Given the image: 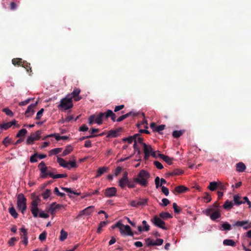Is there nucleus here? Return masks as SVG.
Instances as JSON below:
<instances>
[{"mask_svg": "<svg viewBox=\"0 0 251 251\" xmlns=\"http://www.w3.org/2000/svg\"><path fill=\"white\" fill-rule=\"evenodd\" d=\"M41 172V177L43 178H46L48 176L50 177L56 179L59 178H66L67 177V174H57L54 175V172L55 169L50 167H47L44 162L42 161L38 166Z\"/></svg>", "mask_w": 251, "mask_h": 251, "instance_id": "f257e3e1", "label": "nucleus"}, {"mask_svg": "<svg viewBox=\"0 0 251 251\" xmlns=\"http://www.w3.org/2000/svg\"><path fill=\"white\" fill-rule=\"evenodd\" d=\"M110 118L113 122L116 121V115L111 110H107L105 112H100L96 116L95 122L100 125L102 124L103 120H106Z\"/></svg>", "mask_w": 251, "mask_h": 251, "instance_id": "f03ea898", "label": "nucleus"}, {"mask_svg": "<svg viewBox=\"0 0 251 251\" xmlns=\"http://www.w3.org/2000/svg\"><path fill=\"white\" fill-rule=\"evenodd\" d=\"M150 176V174L147 171L142 170L138 174V177L134 178V181L143 186H146L148 184L147 179Z\"/></svg>", "mask_w": 251, "mask_h": 251, "instance_id": "7ed1b4c3", "label": "nucleus"}, {"mask_svg": "<svg viewBox=\"0 0 251 251\" xmlns=\"http://www.w3.org/2000/svg\"><path fill=\"white\" fill-rule=\"evenodd\" d=\"M32 201L31 203L30 210L34 217L36 218L38 216L39 209L38 207V204L41 202V199L38 196L31 195Z\"/></svg>", "mask_w": 251, "mask_h": 251, "instance_id": "20e7f679", "label": "nucleus"}, {"mask_svg": "<svg viewBox=\"0 0 251 251\" xmlns=\"http://www.w3.org/2000/svg\"><path fill=\"white\" fill-rule=\"evenodd\" d=\"M73 106L72 97H70V95H68L65 98L61 100L60 104L58 105V108L67 110L71 109Z\"/></svg>", "mask_w": 251, "mask_h": 251, "instance_id": "39448f33", "label": "nucleus"}, {"mask_svg": "<svg viewBox=\"0 0 251 251\" xmlns=\"http://www.w3.org/2000/svg\"><path fill=\"white\" fill-rule=\"evenodd\" d=\"M26 199L24 194L20 193L17 196V207L24 214L25 211L26 206Z\"/></svg>", "mask_w": 251, "mask_h": 251, "instance_id": "423d86ee", "label": "nucleus"}, {"mask_svg": "<svg viewBox=\"0 0 251 251\" xmlns=\"http://www.w3.org/2000/svg\"><path fill=\"white\" fill-rule=\"evenodd\" d=\"M202 213L209 217L212 221H216L221 216L220 210H213L211 208H206L202 211Z\"/></svg>", "mask_w": 251, "mask_h": 251, "instance_id": "0eeeda50", "label": "nucleus"}, {"mask_svg": "<svg viewBox=\"0 0 251 251\" xmlns=\"http://www.w3.org/2000/svg\"><path fill=\"white\" fill-rule=\"evenodd\" d=\"M144 151L145 153V158L148 159L150 155L154 158H156V152L153 151L151 145H147L145 143H143Z\"/></svg>", "mask_w": 251, "mask_h": 251, "instance_id": "6e6552de", "label": "nucleus"}, {"mask_svg": "<svg viewBox=\"0 0 251 251\" xmlns=\"http://www.w3.org/2000/svg\"><path fill=\"white\" fill-rule=\"evenodd\" d=\"M42 131L41 130H37L36 132L31 133L26 139V143L27 145L33 144L34 142L38 140L41 137Z\"/></svg>", "mask_w": 251, "mask_h": 251, "instance_id": "1a4fd4ad", "label": "nucleus"}, {"mask_svg": "<svg viewBox=\"0 0 251 251\" xmlns=\"http://www.w3.org/2000/svg\"><path fill=\"white\" fill-rule=\"evenodd\" d=\"M151 221L156 226L161 228L163 229H167V227L165 226V222L157 216H155Z\"/></svg>", "mask_w": 251, "mask_h": 251, "instance_id": "9d476101", "label": "nucleus"}, {"mask_svg": "<svg viewBox=\"0 0 251 251\" xmlns=\"http://www.w3.org/2000/svg\"><path fill=\"white\" fill-rule=\"evenodd\" d=\"M233 226L243 227L244 229L247 230L251 228V223H249L248 221H237Z\"/></svg>", "mask_w": 251, "mask_h": 251, "instance_id": "9b49d317", "label": "nucleus"}, {"mask_svg": "<svg viewBox=\"0 0 251 251\" xmlns=\"http://www.w3.org/2000/svg\"><path fill=\"white\" fill-rule=\"evenodd\" d=\"M117 189L114 187L107 188L104 191L105 197L111 198L116 195Z\"/></svg>", "mask_w": 251, "mask_h": 251, "instance_id": "f8f14e48", "label": "nucleus"}, {"mask_svg": "<svg viewBox=\"0 0 251 251\" xmlns=\"http://www.w3.org/2000/svg\"><path fill=\"white\" fill-rule=\"evenodd\" d=\"M80 92L81 90L79 88L75 87L71 94V96H70V97H72V99L74 98L75 101H78L82 99V97L79 96Z\"/></svg>", "mask_w": 251, "mask_h": 251, "instance_id": "ddd939ff", "label": "nucleus"}, {"mask_svg": "<svg viewBox=\"0 0 251 251\" xmlns=\"http://www.w3.org/2000/svg\"><path fill=\"white\" fill-rule=\"evenodd\" d=\"M37 102H36L35 103H32L30 104L25 112V115L27 117H29L31 116L33 113H34V108L37 105Z\"/></svg>", "mask_w": 251, "mask_h": 251, "instance_id": "4468645a", "label": "nucleus"}, {"mask_svg": "<svg viewBox=\"0 0 251 251\" xmlns=\"http://www.w3.org/2000/svg\"><path fill=\"white\" fill-rule=\"evenodd\" d=\"M122 130L123 128L122 127H119L115 130L111 129L108 131L106 137L108 138H115L118 136L119 133Z\"/></svg>", "mask_w": 251, "mask_h": 251, "instance_id": "2eb2a0df", "label": "nucleus"}, {"mask_svg": "<svg viewBox=\"0 0 251 251\" xmlns=\"http://www.w3.org/2000/svg\"><path fill=\"white\" fill-rule=\"evenodd\" d=\"M123 232H120L122 235L133 236V233L131 231L130 227L128 225H124L122 228Z\"/></svg>", "mask_w": 251, "mask_h": 251, "instance_id": "dca6fc26", "label": "nucleus"}, {"mask_svg": "<svg viewBox=\"0 0 251 251\" xmlns=\"http://www.w3.org/2000/svg\"><path fill=\"white\" fill-rule=\"evenodd\" d=\"M188 190V188L183 185H179L175 187L174 193H183Z\"/></svg>", "mask_w": 251, "mask_h": 251, "instance_id": "f3484780", "label": "nucleus"}, {"mask_svg": "<svg viewBox=\"0 0 251 251\" xmlns=\"http://www.w3.org/2000/svg\"><path fill=\"white\" fill-rule=\"evenodd\" d=\"M158 155L159 156L160 158L163 159L168 164L171 165L172 164V161L173 160V158H171L168 156L165 155L164 154H161L159 152H158Z\"/></svg>", "mask_w": 251, "mask_h": 251, "instance_id": "a211bd4d", "label": "nucleus"}, {"mask_svg": "<svg viewBox=\"0 0 251 251\" xmlns=\"http://www.w3.org/2000/svg\"><path fill=\"white\" fill-rule=\"evenodd\" d=\"M57 161L60 166L70 169L69 163L66 162L64 159L58 157Z\"/></svg>", "mask_w": 251, "mask_h": 251, "instance_id": "6ab92c4d", "label": "nucleus"}, {"mask_svg": "<svg viewBox=\"0 0 251 251\" xmlns=\"http://www.w3.org/2000/svg\"><path fill=\"white\" fill-rule=\"evenodd\" d=\"M21 231L23 234H21L22 236V238H23V243L24 244L26 245L28 243V239L27 237V230L24 227H23L21 228Z\"/></svg>", "mask_w": 251, "mask_h": 251, "instance_id": "aec40b11", "label": "nucleus"}, {"mask_svg": "<svg viewBox=\"0 0 251 251\" xmlns=\"http://www.w3.org/2000/svg\"><path fill=\"white\" fill-rule=\"evenodd\" d=\"M93 206H90L87 207V208H85L83 210H81L79 214V216H81L83 215H89L92 212L93 210L94 209Z\"/></svg>", "mask_w": 251, "mask_h": 251, "instance_id": "412c9836", "label": "nucleus"}, {"mask_svg": "<svg viewBox=\"0 0 251 251\" xmlns=\"http://www.w3.org/2000/svg\"><path fill=\"white\" fill-rule=\"evenodd\" d=\"M22 67L26 69V72L29 74V75L32 74V71L31 67H30V64L29 63L27 62L26 61L23 60Z\"/></svg>", "mask_w": 251, "mask_h": 251, "instance_id": "4be33fe9", "label": "nucleus"}, {"mask_svg": "<svg viewBox=\"0 0 251 251\" xmlns=\"http://www.w3.org/2000/svg\"><path fill=\"white\" fill-rule=\"evenodd\" d=\"M142 224L144 226V227H142L140 226H138V231L140 232H142L143 231H148L150 230V226L147 224V221L145 220L143 221Z\"/></svg>", "mask_w": 251, "mask_h": 251, "instance_id": "5701e85b", "label": "nucleus"}, {"mask_svg": "<svg viewBox=\"0 0 251 251\" xmlns=\"http://www.w3.org/2000/svg\"><path fill=\"white\" fill-rule=\"evenodd\" d=\"M236 171L238 172H243L245 171L246 167L243 162H239L236 164Z\"/></svg>", "mask_w": 251, "mask_h": 251, "instance_id": "b1692460", "label": "nucleus"}, {"mask_svg": "<svg viewBox=\"0 0 251 251\" xmlns=\"http://www.w3.org/2000/svg\"><path fill=\"white\" fill-rule=\"evenodd\" d=\"M23 62V59L20 58H13L12 60V63L14 66H22Z\"/></svg>", "mask_w": 251, "mask_h": 251, "instance_id": "393cba45", "label": "nucleus"}, {"mask_svg": "<svg viewBox=\"0 0 251 251\" xmlns=\"http://www.w3.org/2000/svg\"><path fill=\"white\" fill-rule=\"evenodd\" d=\"M208 188L212 191L216 190L218 188V181H212L210 182L209 185L208 186Z\"/></svg>", "mask_w": 251, "mask_h": 251, "instance_id": "a878e982", "label": "nucleus"}, {"mask_svg": "<svg viewBox=\"0 0 251 251\" xmlns=\"http://www.w3.org/2000/svg\"><path fill=\"white\" fill-rule=\"evenodd\" d=\"M240 197L238 195H236L233 196V201L235 205H239L242 203H244V202L240 201Z\"/></svg>", "mask_w": 251, "mask_h": 251, "instance_id": "bb28decb", "label": "nucleus"}, {"mask_svg": "<svg viewBox=\"0 0 251 251\" xmlns=\"http://www.w3.org/2000/svg\"><path fill=\"white\" fill-rule=\"evenodd\" d=\"M223 244L225 246L235 247L236 243L232 239H225L223 241Z\"/></svg>", "mask_w": 251, "mask_h": 251, "instance_id": "cd10ccee", "label": "nucleus"}, {"mask_svg": "<svg viewBox=\"0 0 251 251\" xmlns=\"http://www.w3.org/2000/svg\"><path fill=\"white\" fill-rule=\"evenodd\" d=\"M184 132V130H175L173 132L172 135L174 138H177L180 137Z\"/></svg>", "mask_w": 251, "mask_h": 251, "instance_id": "c85d7f7f", "label": "nucleus"}, {"mask_svg": "<svg viewBox=\"0 0 251 251\" xmlns=\"http://www.w3.org/2000/svg\"><path fill=\"white\" fill-rule=\"evenodd\" d=\"M27 131L25 128H22L20 130L16 135L17 138H24Z\"/></svg>", "mask_w": 251, "mask_h": 251, "instance_id": "c756f323", "label": "nucleus"}, {"mask_svg": "<svg viewBox=\"0 0 251 251\" xmlns=\"http://www.w3.org/2000/svg\"><path fill=\"white\" fill-rule=\"evenodd\" d=\"M233 204L232 201H230L228 200H226L224 205H223V208L225 209H230L232 208Z\"/></svg>", "mask_w": 251, "mask_h": 251, "instance_id": "7c9ffc66", "label": "nucleus"}, {"mask_svg": "<svg viewBox=\"0 0 251 251\" xmlns=\"http://www.w3.org/2000/svg\"><path fill=\"white\" fill-rule=\"evenodd\" d=\"M128 180L129 179H122V178H121L119 180V185L120 186V187L122 188V189H124L126 185L127 186V183L128 182Z\"/></svg>", "mask_w": 251, "mask_h": 251, "instance_id": "2f4dec72", "label": "nucleus"}, {"mask_svg": "<svg viewBox=\"0 0 251 251\" xmlns=\"http://www.w3.org/2000/svg\"><path fill=\"white\" fill-rule=\"evenodd\" d=\"M73 150V148L69 145L67 146L62 152V155L64 156L69 154Z\"/></svg>", "mask_w": 251, "mask_h": 251, "instance_id": "473e14b6", "label": "nucleus"}, {"mask_svg": "<svg viewBox=\"0 0 251 251\" xmlns=\"http://www.w3.org/2000/svg\"><path fill=\"white\" fill-rule=\"evenodd\" d=\"M9 212L14 218L16 219L18 217V214L13 206L9 208Z\"/></svg>", "mask_w": 251, "mask_h": 251, "instance_id": "72a5a7b5", "label": "nucleus"}, {"mask_svg": "<svg viewBox=\"0 0 251 251\" xmlns=\"http://www.w3.org/2000/svg\"><path fill=\"white\" fill-rule=\"evenodd\" d=\"M159 216L163 219L172 218L173 216L168 212H162L160 213Z\"/></svg>", "mask_w": 251, "mask_h": 251, "instance_id": "f704fd0d", "label": "nucleus"}, {"mask_svg": "<svg viewBox=\"0 0 251 251\" xmlns=\"http://www.w3.org/2000/svg\"><path fill=\"white\" fill-rule=\"evenodd\" d=\"M62 149L60 148H57L53 149L49 151V155L51 156L54 154H57L62 151Z\"/></svg>", "mask_w": 251, "mask_h": 251, "instance_id": "c9c22d12", "label": "nucleus"}, {"mask_svg": "<svg viewBox=\"0 0 251 251\" xmlns=\"http://www.w3.org/2000/svg\"><path fill=\"white\" fill-rule=\"evenodd\" d=\"M61 189L65 191L66 192L74 194L76 196H79L80 194V193H77L76 192H75L73 191L70 188H66V187H61Z\"/></svg>", "mask_w": 251, "mask_h": 251, "instance_id": "e433bc0d", "label": "nucleus"}, {"mask_svg": "<svg viewBox=\"0 0 251 251\" xmlns=\"http://www.w3.org/2000/svg\"><path fill=\"white\" fill-rule=\"evenodd\" d=\"M221 226L224 230L228 231L231 229V226L227 222L223 223Z\"/></svg>", "mask_w": 251, "mask_h": 251, "instance_id": "4c0bfd02", "label": "nucleus"}, {"mask_svg": "<svg viewBox=\"0 0 251 251\" xmlns=\"http://www.w3.org/2000/svg\"><path fill=\"white\" fill-rule=\"evenodd\" d=\"M68 233L65 231L63 229H62L60 232V236L59 239L60 241H63L66 239L67 237Z\"/></svg>", "mask_w": 251, "mask_h": 251, "instance_id": "58836bf2", "label": "nucleus"}, {"mask_svg": "<svg viewBox=\"0 0 251 251\" xmlns=\"http://www.w3.org/2000/svg\"><path fill=\"white\" fill-rule=\"evenodd\" d=\"M148 199H139V201H138L139 206H145L148 204Z\"/></svg>", "mask_w": 251, "mask_h": 251, "instance_id": "ea45409f", "label": "nucleus"}, {"mask_svg": "<svg viewBox=\"0 0 251 251\" xmlns=\"http://www.w3.org/2000/svg\"><path fill=\"white\" fill-rule=\"evenodd\" d=\"M106 171V168L102 167L98 169L97 171V174L96 175V177H99L101 176Z\"/></svg>", "mask_w": 251, "mask_h": 251, "instance_id": "a19ab883", "label": "nucleus"}, {"mask_svg": "<svg viewBox=\"0 0 251 251\" xmlns=\"http://www.w3.org/2000/svg\"><path fill=\"white\" fill-rule=\"evenodd\" d=\"M107 223V222L102 221L99 224V227L97 229V232L98 233H100L101 232L102 228L104 227L106 225Z\"/></svg>", "mask_w": 251, "mask_h": 251, "instance_id": "79ce46f5", "label": "nucleus"}, {"mask_svg": "<svg viewBox=\"0 0 251 251\" xmlns=\"http://www.w3.org/2000/svg\"><path fill=\"white\" fill-rule=\"evenodd\" d=\"M51 194V191L49 189H46L42 194L44 199L48 198Z\"/></svg>", "mask_w": 251, "mask_h": 251, "instance_id": "37998d69", "label": "nucleus"}, {"mask_svg": "<svg viewBox=\"0 0 251 251\" xmlns=\"http://www.w3.org/2000/svg\"><path fill=\"white\" fill-rule=\"evenodd\" d=\"M18 238L15 237H12L8 242L9 246H13L18 241Z\"/></svg>", "mask_w": 251, "mask_h": 251, "instance_id": "c03bdc74", "label": "nucleus"}, {"mask_svg": "<svg viewBox=\"0 0 251 251\" xmlns=\"http://www.w3.org/2000/svg\"><path fill=\"white\" fill-rule=\"evenodd\" d=\"M183 173V171L181 170L176 169L173 171V172L171 173L172 176H178L182 175Z\"/></svg>", "mask_w": 251, "mask_h": 251, "instance_id": "a18cd8bd", "label": "nucleus"}, {"mask_svg": "<svg viewBox=\"0 0 251 251\" xmlns=\"http://www.w3.org/2000/svg\"><path fill=\"white\" fill-rule=\"evenodd\" d=\"M220 203L218 201H215L212 205H209L208 208H211L213 210H220Z\"/></svg>", "mask_w": 251, "mask_h": 251, "instance_id": "49530a36", "label": "nucleus"}, {"mask_svg": "<svg viewBox=\"0 0 251 251\" xmlns=\"http://www.w3.org/2000/svg\"><path fill=\"white\" fill-rule=\"evenodd\" d=\"M11 139L9 138L8 136L6 137L2 141V144L5 146L7 147L9 144L11 143Z\"/></svg>", "mask_w": 251, "mask_h": 251, "instance_id": "de8ad7c7", "label": "nucleus"}, {"mask_svg": "<svg viewBox=\"0 0 251 251\" xmlns=\"http://www.w3.org/2000/svg\"><path fill=\"white\" fill-rule=\"evenodd\" d=\"M2 111L4 112L7 115L10 117L13 116V113L12 111L9 109L8 108H5L2 109Z\"/></svg>", "mask_w": 251, "mask_h": 251, "instance_id": "09e8293b", "label": "nucleus"}, {"mask_svg": "<svg viewBox=\"0 0 251 251\" xmlns=\"http://www.w3.org/2000/svg\"><path fill=\"white\" fill-rule=\"evenodd\" d=\"M220 190L224 191L226 189V185L221 181H218V188Z\"/></svg>", "mask_w": 251, "mask_h": 251, "instance_id": "8fccbe9b", "label": "nucleus"}, {"mask_svg": "<svg viewBox=\"0 0 251 251\" xmlns=\"http://www.w3.org/2000/svg\"><path fill=\"white\" fill-rule=\"evenodd\" d=\"M124 225L121 223L120 222L117 223L115 225L112 226V227L114 228L115 227H117L119 228L120 232H123V229L122 228H123Z\"/></svg>", "mask_w": 251, "mask_h": 251, "instance_id": "3c124183", "label": "nucleus"}, {"mask_svg": "<svg viewBox=\"0 0 251 251\" xmlns=\"http://www.w3.org/2000/svg\"><path fill=\"white\" fill-rule=\"evenodd\" d=\"M37 153H35L34 154H33L32 156L30 157V161L31 163H35L37 162Z\"/></svg>", "mask_w": 251, "mask_h": 251, "instance_id": "603ef678", "label": "nucleus"}, {"mask_svg": "<svg viewBox=\"0 0 251 251\" xmlns=\"http://www.w3.org/2000/svg\"><path fill=\"white\" fill-rule=\"evenodd\" d=\"M44 111V108H41L37 113L36 116L35 118L36 120H40L41 118V117L43 115V112Z\"/></svg>", "mask_w": 251, "mask_h": 251, "instance_id": "864d4df0", "label": "nucleus"}, {"mask_svg": "<svg viewBox=\"0 0 251 251\" xmlns=\"http://www.w3.org/2000/svg\"><path fill=\"white\" fill-rule=\"evenodd\" d=\"M173 207L174 209L175 213L178 214L181 211V209L177 206L176 203H174Z\"/></svg>", "mask_w": 251, "mask_h": 251, "instance_id": "5fc2aeb1", "label": "nucleus"}, {"mask_svg": "<svg viewBox=\"0 0 251 251\" xmlns=\"http://www.w3.org/2000/svg\"><path fill=\"white\" fill-rule=\"evenodd\" d=\"M47 233L44 231L39 235V239L40 241H42L46 239Z\"/></svg>", "mask_w": 251, "mask_h": 251, "instance_id": "6e6d98bb", "label": "nucleus"}, {"mask_svg": "<svg viewBox=\"0 0 251 251\" xmlns=\"http://www.w3.org/2000/svg\"><path fill=\"white\" fill-rule=\"evenodd\" d=\"M205 196L203 198L206 201V202H209L211 201V197L209 194L207 192L204 193Z\"/></svg>", "mask_w": 251, "mask_h": 251, "instance_id": "4d7b16f0", "label": "nucleus"}, {"mask_svg": "<svg viewBox=\"0 0 251 251\" xmlns=\"http://www.w3.org/2000/svg\"><path fill=\"white\" fill-rule=\"evenodd\" d=\"M11 126L10 125V124L9 122H8V123H4V124H3L2 125H0V127L2 129H4L5 130H6L8 128H9V127H10Z\"/></svg>", "mask_w": 251, "mask_h": 251, "instance_id": "13d9d810", "label": "nucleus"}, {"mask_svg": "<svg viewBox=\"0 0 251 251\" xmlns=\"http://www.w3.org/2000/svg\"><path fill=\"white\" fill-rule=\"evenodd\" d=\"M153 164L156 166V167L158 169H162L163 168V166L162 164L158 161H154L153 162Z\"/></svg>", "mask_w": 251, "mask_h": 251, "instance_id": "bf43d9fd", "label": "nucleus"}, {"mask_svg": "<svg viewBox=\"0 0 251 251\" xmlns=\"http://www.w3.org/2000/svg\"><path fill=\"white\" fill-rule=\"evenodd\" d=\"M146 242L148 246H155L154 242L151 238H148L146 240Z\"/></svg>", "mask_w": 251, "mask_h": 251, "instance_id": "052dcab7", "label": "nucleus"}, {"mask_svg": "<svg viewBox=\"0 0 251 251\" xmlns=\"http://www.w3.org/2000/svg\"><path fill=\"white\" fill-rule=\"evenodd\" d=\"M165 127V126L164 125H161L157 126L156 128L154 129V131L160 132L161 131L164 129Z\"/></svg>", "mask_w": 251, "mask_h": 251, "instance_id": "680f3d73", "label": "nucleus"}, {"mask_svg": "<svg viewBox=\"0 0 251 251\" xmlns=\"http://www.w3.org/2000/svg\"><path fill=\"white\" fill-rule=\"evenodd\" d=\"M55 202H53L51 204L50 206V209L49 210L50 211V213L52 215H53L55 214V212L56 211V209H55V208H54V205H55Z\"/></svg>", "mask_w": 251, "mask_h": 251, "instance_id": "e2e57ef3", "label": "nucleus"}, {"mask_svg": "<svg viewBox=\"0 0 251 251\" xmlns=\"http://www.w3.org/2000/svg\"><path fill=\"white\" fill-rule=\"evenodd\" d=\"M161 190H162V192L165 194V196H168V195L169 194V191L168 188H167L165 186H163L161 187Z\"/></svg>", "mask_w": 251, "mask_h": 251, "instance_id": "0e129e2a", "label": "nucleus"}, {"mask_svg": "<svg viewBox=\"0 0 251 251\" xmlns=\"http://www.w3.org/2000/svg\"><path fill=\"white\" fill-rule=\"evenodd\" d=\"M125 107V105L124 104L116 106L115 107L114 110V113L117 112L119 111V110H121L123 109Z\"/></svg>", "mask_w": 251, "mask_h": 251, "instance_id": "69168bd1", "label": "nucleus"}, {"mask_svg": "<svg viewBox=\"0 0 251 251\" xmlns=\"http://www.w3.org/2000/svg\"><path fill=\"white\" fill-rule=\"evenodd\" d=\"M136 182L134 181H129L128 180V182L127 183V187L129 188H133L135 187V183Z\"/></svg>", "mask_w": 251, "mask_h": 251, "instance_id": "338daca9", "label": "nucleus"}, {"mask_svg": "<svg viewBox=\"0 0 251 251\" xmlns=\"http://www.w3.org/2000/svg\"><path fill=\"white\" fill-rule=\"evenodd\" d=\"M96 117L95 115H92L90 116L89 118V124L90 125H92L94 121V120H95Z\"/></svg>", "mask_w": 251, "mask_h": 251, "instance_id": "774afa93", "label": "nucleus"}]
</instances>
